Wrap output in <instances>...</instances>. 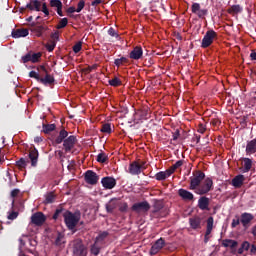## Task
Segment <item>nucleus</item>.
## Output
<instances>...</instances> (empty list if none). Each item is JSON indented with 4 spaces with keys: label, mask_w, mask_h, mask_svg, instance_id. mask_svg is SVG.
<instances>
[{
    "label": "nucleus",
    "mask_w": 256,
    "mask_h": 256,
    "mask_svg": "<svg viewBox=\"0 0 256 256\" xmlns=\"http://www.w3.org/2000/svg\"><path fill=\"white\" fill-rule=\"evenodd\" d=\"M17 217H19V212H10L9 215H8V219L10 221H14V219H17Z\"/></svg>",
    "instance_id": "nucleus-55"
},
{
    "label": "nucleus",
    "mask_w": 256,
    "mask_h": 256,
    "mask_svg": "<svg viewBox=\"0 0 256 256\" xmlns=\"http://www.w3.org/2000/svg\"><path fill=\"white\" fill-rule=\"evenodd\" d=\"M63 217H64V223L66 224V227H68L70 231H73V229H75L79 224V221H81V212L76 211L73 213L69 210H66L63 213Z\"/></svg>",
    "instance_id": "nucleus-1"
},
{
    "label": "nucleus",
    "mask_w": 256,
    "mask_h": 256,
    "mask_svg": "<svg viewBox=\"0 0 256 256\" xmlns=\"http://www.w3.org/2000/svg\"><path fill=\"white\" fill-rule=\"evenodd\" d=\"M99 67V65H97V64H94V65H92V66H89V67H87V68H84L83 69V72L84 73H91V71H94L95 69H97Z\"/></svg>",
    "instance_id": "nucleus-53"
},
{
    "label": "nucleus",
    "mask_w": 256,
    "mask_h": 256,
    "mask_svg": "<svg viewBox=\"0 0 256 256\" xmlns=\"http://www.w3.org/2000/svg\"><path fill=\"white\" fill-rule=\"evenodd\" d=\"M63 244H65V235L59 232L55 240V245H57V247H61Z\"/></svg>",
    "instance_id": "nucleus-35"
},
{
    "label": "nucleus",
    "mask_w": 256,
    "mask_h": 256,
    "mask_svg": "<svg viewBox=\"0 0 256 256\" xmlns=\"http://www.w3.org/2000/svg\"><path fill=\"white\" fill-rule=\"evenodd\" d=\"M69 23V19L67 18H62L58 25L56 26V29H65V26L68 25Z\"/></svg>",
    "instance_id": "nucleus-41"
},
{
    "label": "nucleus",
    "mask_w": 256,
    "mask_h": 256,
    "mask_svg": "<svg viewBox=\"0 0 256 256\" xmlns=\"http://www.w3.org/2000/svg\"><path fill=\"white\" fill-rule=\"evenodd\" d=\"M229 15H237L239 13H243V7L241 5H232L228 10Z\"/></svg>",
    "instance_id": "nucleus-32"
},
{
    "label": "nucleus",
    "mask_w": 256,
    "mask_h": 256,
    "mask_svg": "<svg viewBox=\"0 0 256 256\" xmlns=\"http://www.w3.org/2000/svg\"><path fill=\"white\" fill-rule=\"evenodd\" d=\"M90 253L91 255L97 256L99 253H101V247L97 245V242H94V244L90 247Z\"/></svg>",
    "instance_id": "nucleus-34"
},
{
    "label": "nucleus",
    "mask_w": 256,
    "mask_h": 256,
    "mask_svg": "<svg viewBox=\"0 0 256 256\" xmlns=\"http://www.w3.org/2000/svg\"><path fill=\"white\" fill-rule=\"evenodd\" d=\"M243 183H245V176L243 174H239L232 179V185L235 189H241Z\"/></svg>",
    "instance_id": "nucleus-23"
},
{
    "label": "nucleus",
    "mask_w": 256,
    "mask_h": 256,
    "mask_svg": "<svg viewBox=\"0 0 256 256\" xmlns=\"http://www.w3.org/2000/svg\"><path fill=\"white\" fill-rule=\"evenodd\" d=\"M55 198H56L55 193L49 192L48 194H46L45 203L46 204L55 203Z\"/></svg>",
    "instance_id": "nucleus-38"
},
{
    "label": "nucleus",
    "mask_w": 256,
    "mask_h": 256,
    "mask_svg": "<svg viewBox=\"0 0 256 256\" xmlns=\"http://www.w3.org/2000/svg\"><path fill=\"white\" fill-rule=\"evenodd\" d=\"M30 161H31V165L32 167H37V163L39 161V150H37V148H33L29 151V155H28Z\"/></svg>",
    "instance_id": "nucleus-18"
},
{
    "label": "nucleus",
    "mask_w": 256,
    "mask_h": 256,
    "mask_svg": "<svg viewBox=\"0 0 256 256\" xmlns=\"http://www.w3.org/2000/svg\"><path fill=\"white\" fill-rule=\"evenodd\" d=\"M82 47H83V44H82L81 42H78V43H76V44L73 46V51H74L75 53H79V51H81Z\"/></svg>",
    "instance_id": "nucleus-56"
},
{
    "label": "nucleus",
    "mask_w": 256,
    "mask_h": 256,
    "mask_svg": "<svg viewBox=\"0 0 256 256\" xmlns=\"http://www.w3.org/2000/svg\"><path fill=\"white\" fill-rule=\"evenodd\" d=\"M117 198L111 199L108 204H106L107 213H113L117 209Z\"/></svg>",
    "instance_id": "nucleus-31"
},
{
    "label": "nucleus",
    "mask_w": 256,
    "mask_h": 256,
    "mask_svg": "<svg viewBox=\"0 0 256 256\" xmlns=\"http://www.w3.org/2000/svg\"><path fill=\"white\" fill-rule=\"evenodd\" d=\"M143 57V48L141 46H136L133 50L129 53V58L133 59L134 61H139Z\"/></svg>",
    "instance_id": "nucleus-16"
},
{
    "label": "nucleus",
    "mask_w": 256,
    "mask_h": 256,
    "mask_svg": "<svg viewBox=\"0 0 256 256\" xmlns=\"http://www.w3.org/2000/svg\"><path fill=\"white\" fill-rule=\"evenodd\" d=\"M50 7L56 9V13L60 17H63V2L61 0H50Z\"/></svg>",
    "instance_id": "nucleus-20"
},
{
    "label": "nucleus",
    "mask_w": 256,
    "mask_h": 256,
    "mask_svg": "<svg viewBox=\"0 0 256 256\" xmlns=\"http://www.w3.org/2000/svg\"><path fill=\"white\" fill-rule=\"evenodd\" d=\"M55 47H57V43H55V41H50L46 44V49L49 51V53L54 51Z\"/></svg>",
    "instance_id": "nucleus-44"
},
{
    "label": "nucleus",
    "mask_w": 256,
    "mask_h": 256,
    "mask_svg": "<svg viewBox=\"0 0 256 256\" xmlns=\"http://www.w3.org/2000/svg\"><path fill=\"white\" fill-rule=\"evenodd\" d=\"M149 209H151V204L147 201L134 203L131 207V210L134 211V213H147Z\"/></svg>",
    "instance_id": "nucleus-6"
},
{
    "label": "nucleus",
    "mask_w": 256,
    "mask_h": 256,
    "mask_svg": "<svg viewBox=\"0 0 256 256\" xmlns=\"http://www.w3.org/2000/svg\"><path fill=\"white\" fill-rule=\"evenodd\" d=\"M40 71L46 73L44 78H40V83H42V85H53L55 83V78L47 72L45 66H40Z\"/></svg>",
    "instance_id": "nucleus-11"
},
{
    "label": "nucleus",
    "mask_w": 256,
    "mask_h": 256,
    "mask_svg": "<svg viewBox=\"0 0 256 256\" xmlns=\"http://www.w3.org/2000/svg\"><path fill=\"white\" fill-rule=\"evenodd\" d=\"M205 131H207V128L205 127V125H203V124H199L198 125V133H201V134H203V133H205Z\"/></svg>",
    "instance_id": "nucleus-62"
},
{
    "label": "nucleus",
    "mask_w": 256,
    "mask_h": 256,
    "mask_svg": "<svg viewBox=\"0 0 256 256\" xmlns=\"http://www.w3.org/2000/svg\"><path fill=\"white\" fill-rule=\"evenodd\" d=\"M128 210H129V205L127 204V202L121 203L119 205V212L120 213H127Z\"/></svg>",
    "instance_id": "nucleus-46"
},
{
    "label": "nucleus",
    "mask_w": 256,
    "mask_h": 256,
    "mask_svg": "<svg viewBox=\"0 0 256 256\" xmlns=\"http://www.w3.org/2000/svg\"><path fill=\"white\" fill-rule=\"evenodd\" d=\"M84 179L88 185H97L99 181V176L93 170H88L85 172Z\"/></svg>",
    "instance_id": "nucleus-10"
},
{
    "label": "nucleus",
    "mask_w": 256,
    "mask_h": 256,
    "mask_svg": "<svg viewBox=\"0 0 256 256\" xmlns=\"http://www.w3.org/2000/svg\"><path fill=\"white\" fill-rule=\"evenodd\" d=\"M165 247V239L160 238L158 239L151 247L150 249V255H157L160 250H162Z\"/></svg>",
    "instance_id": "nucleus-13"
},
{
    "label": "nucleus",
    "mask_w": 256,
    "mask_h": 256,
    "mask_svg": "<svg viewBox=\"0 0 256 256\" xmlns=\"http://www.w3.org/2000/svg\"><path fill=\"white\" fill-rule=\"evenodd\" d=\"M57 129V126L55 124H42V133H45V135H49V133H53Z\"/></svg>",
    "instance_id": "nucleus-30"
},
{
    "label": "nucleus",
    "mask_w": 256,
    "mask_h": 256,
    "mask_svg": "<svg viewBox=\"0 0 256 256\" xmlns=\"http://www.w3.org/2000/svg\"><path fill=\"white\" fill-rule=\"evenodd\" d=\"M26 8L30 9V11H41V1L32 0L29 4L26 5Z\"/></svg>",
    "instance_id": "nucleus-29"
},
{
    "label": "nucleus",
    "mask_w": 256,
    "mask_h": 256,
    "mask_svg": "<svg viewBox=\"0 0 256 256\" xmlns=\"http://www.w3.org/2000/svg\"><path fill=\"white\" fill-rule=\"evenodd\" d=\"M178 195L183 201H194L195 199V195H193V193L183 188L178 190Z\"/></svg>",
    "instance_id": "nucleus-17"
},
{
    "label": "nucleus",
    "mask_w": 256,
    "mask_h": 256,
    "mask_svg": "<svg viewBox=\"0 0 256 256\" xmlns=\"http://www.w3.org/2000/svg\"><path fill=\"white\" fill-rule=\"evenodd\" d=\"M240 223H241V219L239 218L233 219L231 223V228L235 229V227H237V225H240Z\"/></svg>",
    "instance_id": "nucleus-57"
},
{
    "label": "nucleus",
    "mask_w": 256,
    "mask_h": 256,
    "mask_svg": "<svg viewBox=\"0 0 256 256\" xmlns=\"http://www.w3.org/2000/svg\"><path fill=\"white\" fill-rule=\"evenodd\" d=\"M245 153H246V155H255V153H256V138L247 142Z\"/></svg>",
    "instance_id": "nucleus-24"
},
{
    "label": "nucleus",
    "mask_w": 256,
    "mask_h": 256,
    "mask_svg": "<svg viewBox=\"0 0 256 256\" xmlns=\"http://www.w3.org/2000/svg\"><path fill=\"white\" fill-rule=\"evenodd\" d=\"M109 236V232H102L100 233L96 239H95V242L96 243H99V241H103L104 239H107V237Z\"/></svg>",
    "instance_id": "nucleus-42"
},
{
    "label": "nucleus",
    "mask_w": 256,
    "mask_h": 256,
    "mask_svg": "<svg viewBox=\"0 0 256 256\" xmlns=\"http://www.w3.org/2000/svg\"><path fill=\"white\" fill-rule=\"evenodd\" d=\"M32 52H28L26 55L22 56L23 63H31Z\"/></svg>",
    "instance_id": "nucleus-52"
},
{
    "label": "nucleus",
    "mask_w": 256,
    "mask_h": 256,
    "mask_svg": "<svg viewBox=\"0 0 256 256\" xmlns=\"http://www.w3.org/2000/svg\"><path fill=\"white\" fill-rule=\"evenodd\" d=\"M76 143H77V137L71 135L68 138H66L63 142V147L66 153H69L75 147Z\"/></svg>",
    "instance_id": "nucleus-12"
},
{
    "label": "nucleus",
    "mask_w": 256,
    "mask_h": 256,
    "mask_svg": "<svg viewBox=\"0 0 256 256\" xmlns=\"http://www.w3.org/2000/svg\"><path fill=\"white\" fill-rule=\"evenodd\" d=\"M191 12L194 15H197V17H199V19H205V17H207V15H209V10L201 9V4H199L197 2L192 4Z\"/></svg>",
    "instance_id": "nucleus-7"
},
{
    "label": "nucleus",
    "mask_w": 256,
    "mask_h": 256,
    "mask_svg": "<svg viewBox=\"0 0 256 256\" xmlns=\"http://www.w3.org/2000/svg\"><path fill=\"white\" fill-rule=\"evenodd\" d=\"M181 137V131L179 129H176L174 132H172V141H177Z\"/></svg>",
    "instance_id": "nucleus-51"
},
{
    "label": "nucleus",
    "mask_w": 256,
    "mask_h": 256,
    "mask_svg": "<svg viewBox=\"0 0 256 256\" xmlns=\"http://www.w3.org/2000/svg\"><path fill=\"white\" fill-rule=\"evenodd\" d=\"M250 255H256V246H255V244H252L250 246Z\"/></svg>",
    "instance_id": "nucleus-64"
},
{
    "label": "nucleus",
    "mask_w": 256,
    "mask_h": 256,
    "mask_svg": "<svg viewBox=\"0 0 256 256\" xmlns=\"http://www.w3.org/2000/svg\"><path fill=\"white\" fill-rule=\"evenodd\" d=\"M161 209H163V203H161L160 201H156L153 205L152 217H161V215L159 214L161 213Z\"/></svg>",
    "instance_id": "nucleus-28"
},
{
    "label": "nucleus",
    "mask_w": 256,
    "mask_h": 256,
    "mask_svg": "<svg viewBox=\"0 0 256 256\" xmlns=\"http://www.w3.org/2000/svg\"><path fill=\"white\" fill-rule=\"evenodd\" d=\"M64 209L63 208H57L55 213L52 216V219H54L55 221H57V219H59V215H61L63 213Z\"/></svg>",
    "instance_id": "nucleus-50"
},
{
    "label": "nucleus",
    "mask_w": 256,
    "mask_h": 256,
    "mask_svg": "<svg viewBox=\"0 0 256 256\" xmlns=\"http://www.w3.org/2000/svg\"><path fill=\"white\" fill-rule=\"evenodd\" d=\"M101 183L104 189H114L117 185V180L113 177L106 176L102 178Z\"/></svg>",
    "instance_id": "nucleus-15"
},
{
    "label": "nucleus",
    "mask_w": 256,
    "mask_h": 256,
    "mask_svg": "<svg viewBox=\"0 0 256 256\" xmlns=\"http://www.w3.org/2000/svg\"><path fill=\"white\" fill-rule=\"evenodd\" d=\"M108 83L111 85V87H121V85H123V82L118 77H114L113 79L109 80Z\"/></svg>",
    "instance_id": "nucleus-36"
},
{
    "label": "nucleus",
    "mask_w": 256,
    "mask_h": 256,
    "mask_svg": "<svg viewBox=\"0 0 256 256\" xmlns=\"http://www.w3.org/2000/svg\"><path fill=\"white\" fill-rule=\"evenodd\" d=\"M255 219V216L251 213L244 212L240 216V223L243 227L247 228L251 225V221Z\"/></svg>",
    "instance_id": "nucleus-14"
},
{
    "label": "nucleus",
    "mask_w": 256,
    "mask_h": 256,
    "mask_svg": "<svg viewBox=\"0 0 256 256\" xmlns=\"http://www.w3.org/2000/svg\"><path fill=\"white\" fill-rule=\"evenodd\" d=\"M211 200L207 196H202L198 200V207L201 211H209V204Z\"/></svg>",
    "instance_id": "nucleus-19"
},
{
    "label": "nucleus",
    "mask_w": 256,
    "mask_h": 256,
    "mask_svg": "<svg viewBox=\"0 0 256 256\" xmlns=\"http://www.w3.org/2000/svg\"><path fill=\"white\" fill-rule=\"evenodd\" d=\"M238 245H239V242H237V240H233V239L222 240V247H226V248L229 247L233 252L237 251Z\"/></svg>",
    "instance_id": "nucleus-22"
},
{
    "label": "nucleus",
    "mask_w": 256,
    "mask_h": 256,
    "mask_svg": "<svg viewBox=\"0 0 256 256\" xmlns=\"http://www.w3.org/2000/svg\"><path fill=\"white\" fill-rule=\"evenodd\" d=\"M143 165H145V162L139 164V162L133 161L129 165L128 173H130V175H141L142 169H145Z\"/></svg>",
    "instance_id": "nucleus-9"
},
{
    "label": "nucleus",
    "mask_w": 256,
    "mask_h": 256,
    "mask_svg": "<svg viewBox=\"0 0 256 256\" xmlns=\"http://www.w3.org/2000/svg\"><path fill=\"white\" fill-rule=\"evenodd\" d=\"M96 161H98V163H107V161H109V157L107 154L102 152L97 155Z\"/></svg>",
    "instance_id": "nucleus-37"
},
{
    "label": "nucleus",
    "mask_w": 256,
    "mask_h": 256,
    "mask_svg": "<svg viewBox=\"0 0 256 256\" xmlns=\"http://www.w3.org/2000/svg\"><path fill=\"white\" fill-rule=\"evenodd\" d=\"M89 253V249L85 244H83V240L75 239L73 241V255L74 256H87Z\"/></svg>",
    "instance_id": "nucleus-2"
},
{
    "label": "nucleus",
    "mask_w": 256,
    "mask_h": 256,
    "mask_svg": "<svg viewBox=\"0 0 256 256\" xmlns=\"http://www.w3.org/2000/svg\"><path fill=\"white\" fill-rule=\"evenodd\" d=\"M213 223H215L213 216L208 217L206 229H213Z\"/></svg>",
    "instance_id": "nucleus-48"
},
{
    "label": "nucleus",
    "mask_w": 256,
    "mask_h": 256,
    "mask_svg": "<svg viewBox=\"0 0 256 256\" xmlns=\"http://www.w3.org/2000/svg\"><path fill=\"white\" fill-rule=\"evenodd\" d=\"M183 166V160H178L173 166V170L175 171L176 169H179V167Z\"/></svg>",
    "instance_id": "nucleus-60"
},
{
    "label": "nucleus",
    "mask_w": 256,
    "mask_h": 256,
    "mask_svg": "<svg viewBox=\"0 0 256 256\" xmlns=\"http://www.w3.org/2000/svg\"><path fill=\"white\" fill-rule=\"evenodd\" d=\"M243 168L242 173H249L253 168V160L251 158H243Z\"/></svg>",
    "instance_id": "nucleus-26"
},
{
    "label": "nucleus",
    "mask_w": 256,
    "mask_h": 256,
    "mask_svg": "<svg viewBox=\"0 0 256 256\" xmlns=\"http://www.w3.org/2000/svg\"><path fill=\"white\" fill-rule=\"evenodd\" d=\"M45 221H47V217L45 216V214H43V212H36L31 216V223L36 227L43 226Z\"/></svg>",
    "instance_id": "nucleus-8"
},
{
    "label": "nucleus",
    "mask_w": 256,
    "mask_h": 256,
    "mask_svg": "<svg viewBox=\"0 0 256 256\" xmlns=\"http://www.w3.org/2000/svg\"><path fill=\"white\" fill-rule=\"evenodd\" d=\"M29 35V29L22 28V29H16L12 31V37L14 39H19L21 37H27Z\"/></svg>",
    "instance_id": "nucleus-25"
},
{
    "label": "nucleus",
    "mask_w": 256,
    "mask_h": 256,
    "mask_svg": "<svg viewBox=\"0 0 256 256\" xmlns=\"http://www.w3.org/2000/svg\"><path fill=\"white\" fill-rule=\"evenodd\" d=\"M217 37L218 35H217V32H215V30L213 29L208 30L202 39V43H201L202 49H207V47H211V45H213V41H215Z\"/></svg>",
    "instance_id": "nucleus-5"
},
{
    "label": "nucleus",
    "mask_w": 256,
    "mask_h": 256,
    "mask_svg": "<svg viewBox=\"0 0 256 256\" xmlns=\"http://www.w3.org/2000/svg\"><path fill=\"white\" fill-rule=\"evenodd\" d=\"M193 175V177H190V191H195L205 179V174L201 170H197Z\"/></svg>",
    "instance_id": "nucleus-4"
},
{
    "label": "nucleus",
    "mask_w": 256,
    "mask_h": 256,
    "mask_svg": "<svg viewBox=\"0 0 256 256\" xmlns=\"http://www.w3.org/2000/svg\"><path fill=\"white\" fill-rule=\"evenodd\" d=\"M29 77H31L32 79H36V81H39V82L41 81V76L39 75V73L35 71H30Z\"/></svg>",
    "instance_id": "nucleus-49"
},
{
    "label": "nucleus",
    "mask_w": 256,
    "mask_h": 256,
    "mask_svg": "<svg viewBox=\"0 0 256 256\" xmlns=\"http://www.w3.org/2000/svg\"><path fill=\"white\" fill-rule=\"evenodd\" d=\"M51 41H55V43H57V41H59V32L56 31L54 33L51 34Z\"/></svg>",
    "instance_id": "nucleus-59"
},
{
    "label": "nucleus",
    "mask_w": 256,
    "mask_h": 256,
    "mask_svg": "<svg viewBox=\"0 0 256 256\" xmlns=\"http://www.w3.org/2000/svg\"><path fill=\"white\" fill-rule=\"evenodd\" d=\"M251 244L248 241H244L241 247L237 250L238 255H243L244 251H249Z\"/></svg>",
    "instance_id": "nucleus-33"
},
{
    "label": "nucleus",
    "mask_w": 256,
    "mask_h": 256,
    "mask_svg": "<svg viewBox=\"0 0 256 256\" xmlns=\"http://www.w3.org/2000/svg\"><path fill=\"white\" fill-rule=\"evenodd\" d=\"M201 222L202 219L199 216H193L189 218V225L194 231H197V229H201Z\"/></svg>",
    "instance_id": "nucleus-21"
},
{
    "label": "nucleus",
    "mask_w": 256,
    "mask_h": 256,
    "mask_svg": "<svg viewBox=\"0 0 256 256\" xmlns=\"http://www.w3.org/2000/svg\"><path fill=\"white\" fill-rule=\"evenodd\" d=\"M164 173L167 179V177H171L175 173V170L171 167L170 169L166 170Z\"/></svg>",
    "instance_id": "nucleus-63"
},
{
    "label": "nucleus",
    "mask_w": 256,
    "mask_h": 256,
    "mask_svg": "<svg viewBox=\"0 0 256 256\" xmlns=\"http://www.w3.org/2000/svg\"><path fill=\"white\" fill-rule=\"evenodd\" d=\"M155 179H156L157 181H165V179H167V177H166V175H165V172L160 171V172L156 173Z\"/></svg>",
    "instance_id": "nucleus-45"
},
{
    "label": "nucleus",
    "mask_w": 256,
    "mask_h": 256,
    "mask_svg": "<svg viewBox=\"0 0 256 256\" xmlns=\"http://www.w3.org/2000/svg\"><path fill=\"white\" fill-rule=\"evenodd\" d=\"M42 55L43 54L41 52H37V53L32 52L31 63H39V61L41 60Z\"/></svg>",
    "instance_id": "nucleus-40"
},
{
    "label": "nucleus",
    "mask_w": 256,
    "mask_h": 256,
    "mask_svg": "<svg viewBox=\"0 0 256 256\" xmlns=\"http://www.w3.org/2000/svg\"><path fill=\"white\" fill-rule=\"evenodd\" d=\"M17 167H19L20 169H25V167H27V161L24 160V158H21L20 160H18L16 162Z\"/></svg>",
    "instance_id": "nucleus-47"
},
{
    "label": "nucleus",
    "mask_w": 256,
    "mask_h": 256,
    "mask_svg": "<svg viewBox=\"0 0 256 256\" xmlns=\"http://www.w3.org/2000/svg\"><path fill=\"white\" fill-rule=\"evenodd\" d=\"M209 191H213V179L206 178L195 190L196 195H207Z\"/></svg>",
    "instance_id": "nucleus-3"
},
{
    "label": "nucleus",
    "mask_w": 256,
    "mask_h": 256,
    "mask_svg": "<svg viewBox=\"0 0 256 256\" xmlns=\"http://www.w3.org/2000/svg\"><path fill=\"white\" fill-rule=\"evenodd\" d=\"M108 35H110V37H119V34H117V32L112 27L108 29Z\"/></svg>",
    "instance_id": "nucleus-58"
},
{
    "label": "nucleus",
    "mask_w": 256,
    "mask_h": 256,
    "mask_svg": "<svg viewBox=\"0 0 256 256\" xmlns=\"http://www.w3.org/2000/svg\"><path fill=\"white\" fill-rule=\"evenodd\" d=\"M84 8H85V2L83 0H80L77 5L76 13H81V11H83Z\"/></svg>",
    "instance_id": "nucleus-54"
},
{
    "label": "nucleus",
    "mask_w": 256,
    "mask_h": 256,
    "mask_svg": "<svg viewBox=\"0 0 256 256\" xmlns=\"http://www.w3.org/2000/svg\"><path fill=\"white\" fill-rule=\"evenodd\" d=\"M42 13H44V15L46 16H49V9L47 8V3L42 4Z\"/></svg>",
    "instance_id": "nucleus-61"
},
{
    "label": "nucleus",
    "mask_w": 256,
    "mask_h": 256,
    "mask_svg": "<svg viewBox=\"0 0 256 256\" xmlns=\"http://www.w3.org/2000/svg\"><path fill=\"white\" fill-rule=\"evenodd\" d=\"M35 33H37V37H41L44 31H47V27L43 25L35 26L34 28Z\"/></svg>",
    "instance_id": "nucleus-39"
},
{
    "label": "nucleus",
    "mask_w": 256,
    "mask_h": 256,
    "mask_svg": "<svg viewBox=\"0 0 256 256\" xmlns=\"http://www.w3.org/2000/svg\"><path fill=\"white\" fill-rule=\"evenodd\" d=\"M101 132H102V133L111 134V132H112V130H111V124H109V123L103 124V125H102V128H101Z\"/></svg>",
    "instance_id": "nucleus-43"
},
{
    "label": "nucleus",
    "mask_w": 256,
    "mask_h": 256,
    "mask_svg": "<svg viewBox=\"0 0 256 256\" xmlns=\"http://www.w3.org/2000/svg\"><path fill=\"white\" fill-rule=\"evenodd\" d=\"M67 137H69V132H67V130L62 129L59 132L58 137L55 139V143L56 145H61V143L65 142V139H67Z\"/></svg>",
    "instance_id": "nucleus-27"
}]
</instances>
